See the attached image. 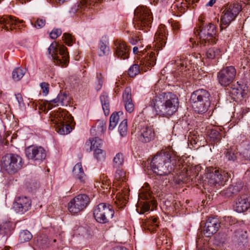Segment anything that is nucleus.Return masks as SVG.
<instances>
[{
    "label": "nucleus",
    "mask_w": 250,
    "mask_h": 250,
    "mask_svg": "<svg viewBox=\"0 0 250 250\" xmlns=\"http://www.w3.org/2000/svg\"><path fill=\"white\" fill-rule=\"evenodd\" d=\"M147 104L156 114L163 117L172 115L179 107L177 96L171 92H163L154 96L150 99Z\"/></svg>",
    "instance_id": "f257e3e1"
},
{
    "label": "nucleus",
    "mask_w": 250,
    "mask_h": 250,
    "mask_svg": "<svg viewBox=\"0 0 250 250\" xmlns=\"http://www.w3.org/2000/svg\"><path fill=\"white\" fill-rule=\"evenodd\" d=\"M177 163V159L172 156L169 151L163 150L153 158L150 162V167L154 173L163 176L172 172L176 168Z\"/></svg>",
    "instance_id": "f03ea898"
},
{
    "label": "nucleus",
    "mask_w": 250,
    "mask_h": 250,
    "mask_svg": "<svg viewBox=\"0 0 250 250\" xmlns=\"http://www.w3.org/2000/svg\"><path fill=\"white\" fill-rule=\"evenodd\" d=\"M73 120L72 117L67 111L60 110L55 113L52 122L55 125L56 130L58 133L65 135L71 131L72 127L70 124Z\"/></svg>",
    "instance_id": "7ed1b4c3"
},
{
    "label": "nucleus",
    "mask_w": 250,
    "mask_h": 250,
    "mask_svg": "<svg viewBox=\"0 0 250 250\" xmlns=\"http://www.w3.org/2000/svg\"><path fill=\"white\" fill-rule=\"evenodd\" d=\"M134 27L147 32L151 27L152 17L150 10L146 7H138L134 11Z\"/></svg>",
    "instance_id": "20e7f679"
},
{
    "label": "nucleus",
    "mask_w": 250,
    "mask_h": 250,
    "mask_svg": "<svg viewBox=\"0 0 250 250\" xmlns=\"http://www.w3.org/2000/svg\"><path fill=\"white\" fill-rule=\"evenodd\" d=\"M22 158L19 155L9 153L2 157L1 168L10 174H13L20 170L23 167Z\"/></svg>",
    "instance_id": "39448f33"
},
{
    "label": "nucleus",
    "mask_w": 250,
    "mask_h": 250,
    "mask_svg": "<svg viewBox=\"0 0 250 250\" xmlns=\"http://www.w3.org/2000/svg\"><path fill=\"white\" fill-rule=\"evenodd\" d=\"M48 51L57 65L66 66L69 62V56L66 47L52 42L48 48Z\"/></svg>",
    "instance_id": "423d86ee"
},
{
    "label": "nucleus",
    "mask_w": 250,
    "mask_h": 250,
    "mask_svg": "<svg viewBox=\"0 0 250 250\" xmlns=\"http://www.w3.org/2000/svg\"><path fill=\"white\" fill-rule=\"evenodd\" d=\"M196 31L199 36L201 44L208 43L209 44H214L216 43L218 40L217 31L213 24L202 23Z\"/></svg>",
    "instance_id": "0eeeda50"
},
{
    "label": "nucleus",
    "mask_w": 250,
    "mask_h": 250,
    "mask_svg": "<svg viewBox=\"0 0 250 250\" xmlns=\"http://www.w3.org/2000/svg\"><path fill=\"white\" fill-rule=\"evenodd\" d=\"M114 211L112 206L104 203L99 204L93 209V215L95 220L100 223L105 224L112 219Z\"/></svg>",
    "instance_id": "6e6552de"
},
{
    "label": "nucleus",
    "mask_w": 250,
    "mask_h": 250,
    "mask_svg": "<svg viewBox=\"0 0 250 250\" xmlns=\"http://www.w3.org/2000/svg\"><path fill=\"white\" fill-rule=\"evenodd\" d=\"M138 196L139 199L146 200L143 204L141 203L139 204L136 209L138 213L143 214L149 211L151 207H152L151 210L157 207V203L153 198H152L151 193L148 187H142L140 190Z\"/></svg>",
    "instance_id": "1a4fd4ad"
},
{
    "label": "nucleus",
    "mask_w": 250,
    "mask_h": 250,
    "mask_svg": "<svg viewBox=\"0 0 250 250\" xmlns=\"http://www.w3.org/2000/svg\"><path fill=\"white\" fill-rule=\"evenodd\" d=\"M90 203L89 197L85 194H79L68 203V210L73 214L83 210Z\"/></svg>",
    "instance_id": "9d476101"
},
{
    "label": "nucleus",
    "mask_w": 250,
    "mask_h": 250,
    "mask_svg": "<svg viewBox=\"0 0 250 250\" xmlns=\"http://www.w3.org/2000/svg\"><path fill=\"white\" fill-rule=\"evenodd\" d=\"M241 10V6L238 3H234L228 5L223 11V15L221 18V29L225 28L223 25H228L235 19Z\"/></svg>",
    "instance_id": "9b49d317"
},
{
    "label": "nucleus",
    "mask_w": 250,
    "mask_h": 250,
    "mask_svg": "<svg viewBox=\"0 0 250 250\" xmlns=\"http://www.w3.org/2000/svg\"><path fill=\"white\" fill-rule=\"evenodd\" d=\"M236 74V69L232 66L223 68L217 74V78L219 83L224 86L229 85L233 81Z\"/></svg>",
    "instance_id": "f8f14e48"
},
{
    "label": "nucleus",
    "mask_w": 250,
    "mask_h": 250,
    "mask_svg": "<svg viewBox=\"0 0 250 250\" xmlns=\"http://www.w3.org/2000/svg\"><path fill=\"white\" fill-rule=\"evenodd\" d=\"M26 155L29 159L36 161H42L46 156L45 150L41 146H30L25 149Z\"/></svg>",
    "instance_id": "ddd939ff"
},
{
    "label": "nucleus",
    "mask_w": 250,
    "mask_h": 250,
    "mask_svg": "<svg viewBox=\"0 0 250 250\" xmlns=\"http://www.w3.org/2000/svg\"><path fill=\"white\" fill-rule=\"evenodd\" d=\"M226 174H227L225 173L222 174L218 170H212L207 173V182L211 186L219 187L224 185L228 180Z\"/></svg>",
    "instance_id": "4468645a"
},
{
    "label": "nucleus",
    "mask_w": 250,
    "mask_h": 250,
    "mask_svg": "<svg viewBox=\"0 0 250 250\" xmlns=\"http://www.w3.org/2000/svg\"><path fill=\"white\" fill-rule=\"evenodd\" d=\"M31 207V201L26 196H19L15 199L13 208L18 213L22 214L29 210Z\"/></svg>",
    "instance_id": "2eb2a0df"
},
{
    "label": "nucleus",
    "mask_w": 250,
    "mask_h": 250,
    "mask_svg": "<svg viewBox=\"0 0 250 250\" xmlns=\"http://www.w3.org/2000/svg\"><path fill=\"white\" fill-rule=\"evenodd\" d=\"M155 132L151 126H145L142 127L138 132V139L144 143L150 142L155 138Z\"/></svg>",
    "instance_id": "dca6fc26"
},
{
    "label": "nucleus",
    "mask_w": 250,
    "mask_h": 250,
    "mask_svg": "<svg viewBox=\"0 0 250 250\" xmlns=\"http://www.w3.org/2000/svg\"><path fill=\"white\" fill-rule=\"evenodd\" d=\"M250 207V194L249 193L241 195L234 205V210L242 213L247 211Z\"/></svg>",
    "instance_id": "f3484780"
},
{
    "label": "nucleus",
    "mask_w": 250,
    "mask_h": 250,
    "mask_svg": "<svg viewBox=\"0 0 250 250\" xmlns=\"http://www.w3.org/2000/svg\"><path fill=\"white\" fill-rule=\"evenodd\" d=\"M220 227V222L217 218H209L205 223L204 234L207 237H210L218 230Z\"/></svg>",
    "instance_id": "a211bd4d"
},
{
    "label": "nucleus",
    "mask_w": 250,
    "mask_h": 250,
    "mask_svg": "<svg viewBox=\"0 0 250 250\" xmlns=\"http://www.w3.org/2000/svg\"><path fill=\"white\" fill-rule=\"evenodd\" d=\"M205 98V99H202L201 101L192 104V105H191L194 111L199 114H203L206 112L210 105V94Z\"/></svg>",
    "instance_id": "6ab92c4d"
},
{
    "label": "nucleus",
    "mask_w": 250,
    "mask_h": 250,
    "mask_svg": "<svg viewBox=\"0 0 250 250\" xmlns=\"http://www.w3.org/2000/svg\"><path fill=\"white\" fill-rule=\"evenodd\" d=\"M22 21H20L15 17L11 16H5L0 18V23L2 25V28L9 30V27L11 30L16 26H19Z\"/></svg>",
    "instance_id": "aec40b11"
},
{
    "label": "nucleus",
    "mask_w": 250,
    "mask_h": 250,
    "mask_svg": "<svg viewBox=\"0 0 250 250\" xmlns=\"http://www.w3.org/2000/svg\"><path fill=\"white\" fill-rule=\"evenodd\" d=\"M191 58V56L189 55H183L177 57L175 60V63L178 69L185 71L189 70L192 64Z\"/></svg>",
    "instance_id": "412c9836"
},
{
    "label": "nucleus",
    "mask_w": 250,
    "mask_h": 250,
    "mask_svg": "<svg viewBox=\"0 0 250 250\" xmlns=\"http://www.w3.org/2000/svg\"><path fill=\"white\" fill-rule=\"evenodd\" d=\"M166 32V26L164 25H161L155 35L154 42H155V45H157L158 48H162L165 46L167 39Z\"/></svg>",
    "instance_id": "4be33fe9"
},
{
    "label": "nucleus",
    "mask_w": 250,
    "mask_h": 250,
    "mask_svg": "<svg viewBox=\"0 0 250 250\" xmlns=\"http://www.w3.org/2000/svg\"><path fill=\"white\" fill-rule=\"evenodd\" d=\"M115 54L121 59L125 60L128 58L129 48L125 42L123 41H116L115 43Z\"/></svg>",
    "instance_id": "5701e85b"
},
{
    "label": "nucleus",
    "mask_w": 250,
    "mask_h": 250,
    "mask_svg": "<svg viewBox=\"0 0 250 250\" xmlns=\"http://www.w3.org/2000/svg\"><path fill=\"white\" fill-rule=\"evenodd\" d=\"M209 94V93L206 90L204 89H199L193 91L190 96V102L192 105V104L201 101L202 99H204Z\"/></svg>",
    "instance_id": "b1692460"
},
{
    "label": "nucleus",
    "mask_w": 250,
    "mask_h": 250,
    "mask_svg": "<svg viewBox=\"0 0 250 250\" xmlns=\"http://www.w3.org/2000/svg\"><path fill=\"white\" fill-rule=\"evenodd\" d=\"M66 99V95L63 93H60L57 97L51 100H46V105L48 109H51L53 106L59 105L60 104L63 105V102Z\"/></svg>",
    "instance_id": "393cba45"
},
{
    "label": "nucleus",
    "mask_w": 250,
    "mask_h": 250,
    "mask_svg": "<svg viewBox=\"0 0 250 250\" xmlns=\"http://www.w3.org/2000/svg\"><path fill=\"white\" fill-rule=\"evenodd\" d=\"M128 191L127 189L124 190L123 192H119L116 195L117 199L115 201L117 207L119 208H124L127 202V196Z\"/></svg>",
    "instance_id": "a878e982"
},
{
    "label": "nucleus",
    "mask_w": 250,
    "mask_h": 250,
    "mask_svg": "<svg viewBox=\"0 0 250 250\" xmlns=\"http://www.w3.org/2000/svg\"><path fill=\"white\" fill-rule=\"evenodd\" d=\"M243 187V182L241 181H238L228 187L226 190L225 194L227 196H230L232 194H236L242 189Z\"/></svg>",
    "instance_id": "bb28decb"
},
{
    "label": "nucleus",
    "mask_w": 250,
    "mask_h": 250,
    "mask_svg": "<svg viewBox=\"0 0 250 250\" xmlns=\"http://www.w3.org/2000/svg\"><path fill=\"white\" fill-rule=\"evenodd\" d=\"M73 173L76 178L78 179L81 182L84 181L85 175L81 163H78L75 165L73 167Z\"/></svg>",
    "instance_id": "cd10ccee"
},
{
    "label": "nucleus",
    "mask_w": 250,
    "mask_h": 250,
    "mask_svg": "<svg viewBox=\"0 0 250 250\" xmlns=\"http://www.w3.org/2000/svg\"><path fill=\"white\" fill-rule=\"evenodd\" d=\"M85 145L90 146V151H94V149L101 148L103 146V141L98 137L89 139L86 141Z\"/></svg>",
    "instance_id": "c85d7f7f"
},
{
    "label": "nucleus",
    "mask_w": 250,
    "mask_h": 250,
    "mask_svg": "<svg viewBox=\"0 0 250 250\" xmlns=\"http://www.w3.org/2000/svg\"><path fill=\"white\" fill-rule=\"evenodd\" d=\"M100 101L105 115L109 113V101L108 96L106 92H103L100 96Z\"/></svg>",
    "instance_id": "c756f323"
},
{
    "label": "nucleus",
    "mask_w": 250,
    "mask_h": 250,
    "mask_svg": "<svg viewBox=\"0 0 250 250\" xmlns=\"http://www.w3.org/2000/svg\"><path fill=\"white\" fill-rule=\"evenodd\" d=\"M156 58L154 52H151L141 62V64L147 67H151L156 63Z\"/></svg>",
    "instance_id": "7c9ffc66"
},
{
    "label": "nucleus",
    "mask_w": 250,
    "mask_h": 250,
    "mask_svg": "<svg viewBox=\"0 0 250 250\" xmlns=\"http://www.w3.org/2000/svg\"><path fill=\"white\" fill-rule=\"evenodd\" d=\"M110 53L108 42L106 41L101 40L99 43V55L104 56L108 55Z\"/></svg>",
    "instance_id": "2f4dec72"
},
{
    "label": "nucleus",
    "mask_w": 250,
    "mask_h": 250,
    "mask_svg": "<svg viewBox=\"0 0 250 250\" xmlns=\"http://www.w3.org/2000/svg\"><path fill=\"white\" fill-rule=\"evenodd\" d=\"M50 244V242L46 235L42 234L37 237V245L39 247L44 249L48 247Z\"/></svg>",
    "instance_id": "473e14b6"
},
{
    "label": "nucleus",
    "mask_w": 250,
    "mask_h": 250,
    "mask_svg": "<svg viewBox=\"0 0 250 250\" xmlns=\"http://www.w3.org/2000/svg\"><path fill=\"white\" fill-rule=\"evenodd\" d=\"M235 236L237 238L238 242V248L237 250H242L245 248V243H246L247 237L243 234L241 231H237L235 232Z\"/></svg>",
    "instance_id": "72a5a7b5"
},
{
    "label": "nucleus",
    "mask_w": 250,
    "mask_h": 250,
    "mask_svg": "<svg viewBox=\"0 0 250 250\" xmlns=\"http://www.w3.org/2000/svg\"><path fill=\"white\" fill-rule=\"evenodd\" d=\"M123 115L122 112H119L118 113H113L112 114L110 117L109 129L113 130L117 125V123L119 120L120 116Z\"/></svg>",
    "instance_id": "f704fd0d"
},
{
    "label": "nucleus",
    "mask_w": 250,
    "mask_h": 250,
    "mask_svg": "<svg viewBox=\"0 0 250 250\" xmlns=\"http://www.w3.org/2000/svg\"><path fill=\"white\" fill-rule=\"evenodd\" d=\"M26 69L21 67L15 68L12 72V78L15 81H20L25 75Z\"/></svg>",
    "instance_id": "c9c22d12"
},
{
    "label": "nucleus",
    "mask_w": 250,
    "mask_h": 250,
    "mask_svg": "<svg viewBox=\"0 0 250 250\" xmlns=\"http://www.w3.org/2000/svg\"><path fill=\"white\" fill-rule=\"evenodd\" d=\"M220 49L215 48H210L206 52V56L209 59H213L220 55Z\"/></svg>",
    "instance_id": "e433bc0d"
},
{
    "label": "nucleus",
    "mask_w": 250,
    "mask_h": 250,
    "mask_svg": "<svg viewBox=\"0 0 250 250\" xmlns=\"http://www.w3.org/2000/svg\"><path fill=\"white\" fill-rule=\"evenodd\" d=\"M94 157L98 161L102 162L105 158L106 153L104 150L100 149H96L93 151Z\"/></svg>",
    "instance_id": "4c0bfd02"
},
{
    "label": "nucleus",
    "mask_w": 250,
    "mask_h": 250,
    "mask_svg": "<svg viewBox=\"0 0 250 250\" xmlns=\"http://www.w3.org/2000/svg\"><path fill=\"white\" fill-rule=\"evenodd\" d=\"M32 238V235L27 230H23L21 231L19 235L20 241L22 243L29 241Z\"/></svg>",
    "instance_id": "58836bf2"
},
{
    "label": "nucleus",
    "mask_w": 250,
    "mask_h": 250,
    "mask_svg": "<svg viewBox=\"0 0 250 250\" xmlns=\"http://www.w3.org/2000/svg\"><path fill=\"white\" fill-rule=\"evenodd\" d=\"M115 178L117 181L115 184L119 185L121 182L125 181V173L121 169H117L115 174Z\"/></svg>",
    "instance_id": "ea45409f"
},
{
    "label": "nucleus",
    "mask_w": 250,
    "mask_h": 250,
    "mask_svg": "<svg viewBox=\"0 0 250 250\" xmlns=\"http://www.w3.org/2000/svg\"><path fill=\"white\" fill-rule=\"evenodd\" d=\"M119 132L122 137H125L127 133V124L126 119H124L119 126Z\"/></svg>",
    "instance_id": "a19ab883"
},
{
    "label": "nucleus",
    "mask_w": 250,
    "mask_h": 250,
    "mask_svg": "<svg viewBox=\"0 0 250 250\" xmlns=\"http://www.w3.org/2000/svg\"><path fill=\"white\" fill-rule=\"evenodd\" d=\"M11 227L10 222H3L0 224V235H4L7 234Z\"/></svg>",
    "instance_id": "79ce46f5"
},
{
    "label": "nucleus",
    "mask_w": 250,
    "mask_h": 250,
    "mask_svg": "<svg viewBox=\"0 0 250 250\" xmlns=\"http://www.w3.org/2000/svg\"><path fill=\"white\" fill-rule=\"evenodd\" d=\"M210 139L214 143H218L221 139V135L216 129H212L209 134Z\"/></svg>",
    "instance_id": "37998d69"
},
{
    "label": "nucleus",
    "mask_w": 250,
    "mask_h": 250,
    "mask_svg": "<svg viewBox=\"0 0 250 250\" xmlns=\"http://www.w3.org/2000/svg\"><path fill=\"white\" fill-rule=\"evenodd\" d=\"M91 5L94 7L97 6V2L95 0H82L78 7L81 9H84Z\"/></svg>",
    "instance_id": "c03bdc74"
},
{
    "label": "nucleus",
    "mask_w": 250,
    "mask_h": 250,
    "mask_svg": "<svg viewBox=\"0 0 250 250\" xmlns=\"http://www.w3.org/2000/svg\"><path fill=\"white\" fill-rule=\"evenodd\" d=\"M123 154L121 153H117L113 159L114 167H118L121 166L124 162Z\"/></svg>",
    "instance_id": "a18cd8bd"
},
{
    "label": "nucleus",
    "mask_w": 250,
    "mask_h": 250,
    "mask_svg": "<svg viewBox=\"0 0 250 250\" xmlns=\"http://www.w3.org/2000/svg\"><path fill=\"white\" fill-rule=\"evenodd\" d=\"M140 72V66L137 64H133L129 68L128 74L130 77H134L138 74Z\"/></svg>",
    "instance_id": "49530a36"
},
{
    "label": "nucleus",
    "mask_w": 250,
    "mask_h": 250,
    "mask_svg": "<svg viewBox=\"0 0 250 250\" xmlns=\"http://www.w3.org/2000/svg\"><path fill=\"white\" fill-rule=\"evenodd\" d=\"M236 158V153L235 150L228 149L225 152V159L228 161L234 162Z\"/></svg>",
    "instance_id": "de8ad7c7"
},
{
    "label": "nucleus",
    "mask_w": 250,
    "mask_h": 250,
    "mask_svg": "<svg viewBox=\"0 0 250 250\" xmlns=\"http://www.w3.org/2000/svg\"><path fill=\"white\" fill-rule=\"evenodd\" d=\"M62 38L68 46H71L75 42V38L69 33H64Z\"/></svg>",
    "instance_id": "09e8293b"
},
{
    "label": "nucleus",
    "mask_w": 250,
    "mask_h": 250,
    "mask_svg": "<svg viewBox=\"0 0 250 250\" xmlns=\"http://www.w3.org/2000/svg\"><path fill=\"white\" fill-rule=\"evenodd\" d=\"M124 102L132 101L131 98V90L130 87H126L123 94Z\"/></svg>",
    "instance_id": "8fccbe9b"
},
{
    "label": "nucleus",
    "mask_w": 250,
    "mask_h": 250,
    "mask_svg": "<svg viewBox=\"0 0 250 250\" xmlns=\"http://www.w3.org/2000/svg\"><path fill=\"white\" fill-rule=\"evenodd\" d=\"M231 93L232 95H235L238 98H242L245 94V90H242L240 86L233 88Z\"/></svg>",
    "instance_id": "3c124183"
},
{
    "label": "nucleus",
    "mask_w": 250,
    "mask_h": 250,
    "mask_svg": "<svg viewBox=\"0 0 250 250\" xmlns=\"http://www.w3.org/2000/svg\"><path fill=\"white\" fill-rule=\"evenodd\" d=\"M126 110L129 112L131 113L134 109V105L132 101L124 102Z\"/></svg>",
    "instance_id": "603ef678"
},
{
    "label": "nucleus",
    "mask_w": 250,
    "mask_h": 250,
    "mask_svg": "<svg viewBox=\"0 0 250 250\" xmlns=\"http://www.w3.org/2000/svg\"><path fill=\"white\" fill-rule=\"evenodd\" d=\"M62 34L60 29H54L50 33V37L52 39H55Z\"/></svg>",
    "instance_id": "864d4df0"
},
{
    "label": "nucleus",
    "mask_w": 250,
    "mask_h": 250,
    "mask_svg": "<svg viewBox=\"0 0 250 250\" xmlns=\"http://www.w3.org/2000/svg\"><path fill=\"white\" fill-rule=\"evenodd\" d=\"M40 86L42 90L43 94L45 96L47 95L49 92V84L48 83L43 82L40 84Z\"/></svg>",
    "instance_id": "5fc2aeb1"
},
{
    "label": "nucleus",
    "mask_w": 250,
    "mask_h": 250,
    "mask_svg": "<svg viewBox=\"0 0 250 250\" xmlns=\"http://www.w3.org/2000/svg\"><path fill=\"white\" fill-rule=\"evenodd\" d=\"M97 79L98 80V83L96 86L97 90H99L101 89L103 85V80L102 74L101 73H97L96 76Z\"/></svg>",
    "instance_id": "6e6d98bb"
},
{
    "label": "nucleus",
    "mask_w": 250,
    "mask_h": 250,
    "mask_svg": "<svg viewBox=\"0 0 250 250\" xmlns=\"http://www.w3.org/2000/svg\"><path fill=\"white\" fill-rule=\"evenodd\" d=\"M45 24V20L44 19H38L35 23L34 26L37 28H41L43 27Z\"/></svg>",
    "instance_id": "4d7b16f0"
},
{
    "label": "nucleus",
    "mask_w": 250,
    "mask_h": 250,
    "mask_svg": "<svg viewBox=\"0 0 250 250\" xmlns=\"http://www.w3.org/2000/svg\"><path fill=\"white\" fill-rule=\"evenodd\" d=\"M171 26L172 27L174 32L178 30L180 28V24L179 23L174 21L171 22Z\"/></svg>",
    "instance_id": "13d9d810"
},
{
    "label": "nucleus",
    "mask_w": 250,
    "mask_h": 250,
    "mask_svg": "<svg viewBox=\"0 0 250 250\" xmlns=\"http://www.w3.org/2000/svg\"><path fill=\"white\" fill-rule=\"evenodd\" d=\"M139 39H140L138 37H135L134 38L130 39V42L132 45H136Z\"/></svg>",
    "instance_id": "bf43d9fd"
},
{
    "label": "nucleus",
    "mask_w": 250,
    "mask_h": 250,
    "mask_svg": "<svg viewBox=\"0 0 250 250\" xmlns=\"http://www.w3.org/2000/svg\"><path fill=\"white\" fill-rule=\"evenodd\" d=\"M157 221V218L156 217H152L149 220V224L152 225H154L157 227L158 226L157 224H156V222Z\"/></svg>",
    "instance_id": "052dcab7"
},
{
    "label": "nucleus",
    "mask_w": 250,
    "mask_h": 250,
    "mask_svg": "<svg viewBox=\"0 0 250 250\" xmlns=\"http://www.w3.org/2000/svg\"><path fill=\"white\" fill-rule=\"evenodd\" d=\"M16 99L19 104H21L23 103V99L21 94H16Z\"/></svg>",
    "instance_id": "680f3d73"
},
{
    "label": "nucleus",
    "mask_w": 250,
    "mask_h": 250,
    "mask_svg": "<svg viewBox=\"0 0 250 250\" xmlns=\"http://www.w3.org/2000/svg\"><path fill=\"white\" fill-rule=\"evenodd\" d=\"M216 0H210L206 4V6H212L215 3Z\"/></svg>",
    "instance_id": "e2e57ef3"
},
{
    "label": "nucleus",
    "mask_w": 250,
    "mask_h": 250,
    "mask_svg": "<svg viewBox=\"0 0 250 250\" xmlns=\"http://www.w3.org/2000/svg\"><path fill=\"white\" fill-rule=\"evenodd\" d=\"M136 46H138L140 49H142L144 47V44L141 42V40L139 39L138 41L137 44H136Z\"/></svg>",
    "instance_id": "0e129e2a"
},
{
    "label": "nucleus",
    "mask_w": 250,
    "mask_h": 250,
    "mask_svg": "<svg viewBox=\"0 0 250 250\" xmlns=\"http://www.w3.org/2000/svg\"><path fill=\"white\" fill-rule=\"evenodd\" d=\"M186 0L188 5H192L196 2H197L199 0Z\"/></svg>",
    "instance_id": "69168bd1"
},
{
    "label": "nucleus",
    "mask_w": 250,
    "mask_h": 250,
    "mask_svg": "<svg viewBox=\"0 0 250 250\" xmlns=\"http://www.w3.org/2000/svg\"><path fill=\"white\" fill-rule=\"evenodd\" d=\"M139 49H140V48H139L138 46H134L133 48V53L134 54H137L139 52Z\"/></svg>",
    "instance_id": "338daca9"
},
{
    "label": "nucleus",
    "mask_w": 250,
    "mask_h": 250,
    "mask_svg": "<svg viewBox=\"0 0 250 250\" xmlns=\"http://www.w3.org/2000/svg\"><path fill=\"white\" fill-rule=\"evenodd\" d=\"M112 250H127L126 248H124L116 247V248H113Z\"/></svg>",
    "instance_id": "774afa93"
}]
</instances>
